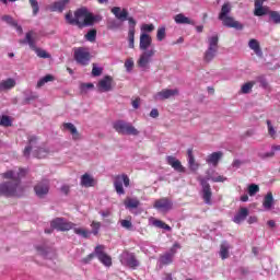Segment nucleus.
Here are the masks:
<instances>
[{
  "label": "nucleus",
  "mask_w": 280,
  "mask_h": 280,
  "mask_svg": "<svg viewBox=\"0 0 280 280\" xmlns=\"http://www.w3.org/2000/svg\"><path fill=\"white\" fill-rule=\"evenodd\" d=\"M27 176V168H14L2 174V178L10 182L0 184V196L9 198H21L25 194V188L21 185V179Z\"/></svg>",
  "instance_id": "obj_1"
},
{
  "label": "nucleus",
  "mask_w": 280,
  "mask_h": 280,
  "mask_svg": "<svg viewBox=\"0 0 280 280\" xmlns=\"http://www.w3.org/2000/svg\"><path fill=\"white\" fill-rule=\"evenodd\" d=\"M66 21L69 25H77L80 30L82 27H91L95 25V18L89 12L86 8H81L73 12L69 11L66 14Z\"/></svg>",
  "instance_id": "obj_2"
},
{
  "label": "nucleus",
  "mask_w": 280,
  "mask_h": 280,
  "mask_svg": "<svg viewBox=\"0 0 280 280\" xmlns=\"http://www.w3.org/2000/svg\"><path fill=\"white\" fill-rule=\"evenodd\" d=\"M139 47L140 50L143 52L140 55L138 66L141 67V69H145V67L150 65V60L153 58L154 54H156V50L154 48L149 49L150 47H152V36L147 33H142L140 35Z\"/></svg>",
  "instance_id": "obj_3"
},
{
  "label": "nucleus",
  "mask_w": 280,
  "mask_h": 280,
  "mask_svg": "<svg viewBox=\"0 0 280 280\" xmlns=\"http://www.w3.org/2000/svg\"><path fill=\"white\" fill-rule=\"evenodd\" d=\"M112 14L116 16L118 21L124 23V21H128L129 23V32H135V27H137V20L128 16V9H120L119 7L112 8Z\"/></svg>",
  "instance_id": "obj_4"
},
{
  "label": "nucleus",
  "mask_w": 280,
  "mask_h": 280,
  "mask_svg": "<svg viewBox=\"0 0 280 280\" xmlns=\"http://www.w3.org/2000/svg\"><path fill=\"white\" fill-rule=\"evenodd\" d=\"M113 128L118 135H131L132 137H138L139 131L132 124L125 120H117L113 124Z\"/></svg>",
  "instance_id": "obj_5"
},
{
  "label": "nucleus",
  "mask_w": 280,
  "mask_h": 280,
  "mask_svg": "<svg viewBox=\"0 0 280 280\" xmlns=\"http://www.w3.org/2000/svg\"><path fill=\"white\" fill-rule=\"evenodd\" d=\"M34 32L30 31L25 35V39L20 40L21 45L27 44L28 47L33 49V51H36V55L38 58H49V54L40 48L36 47V42L32 38Z\"/></svg>",
  "instance_id": "obj_6"
},
{
  "label": "nucleus",
  "mask_w": 280,
  "mask_h": 280,
  "mask_svg": "<svg viewBox=\"0 0 280 280\" xmlns=\"http://www.w3.org/2000/svg\"><path fill=\"white\" fill-rule=\"evenodd\" d=\"M74 60L78 65L86 67L91 62V51L86 47H78L74 49Z\"/></svg>",
  "instance_id": "obj_7"
},
{
  "label": "nucleus",
  "mask_w": 280,
  "mask_h": 280,
  "mask_svg": "<svg viewBox=\"0 0 280 280\" xmlns=\"http://www.w3.org/2000/svg\"><path fill=\"white\" fill-rule=\"evenodd\" d=\"M124 186L130 187V177L126 174L117 175L114 179V187L118 196H124L126 194Z\"/></svg>",
  "instance_id": "obj_8"
},
{
  "label": "nucleus",
  "mask_w": 280,
  "mask_h": 280,
  "mask_svg": "<svg viewBox=\"0 0 280 280\" xmlns=\"http://www.w3.org/2000/svg\"><path fill=\"white\" fill-rule=\"evenodd\" d=\"M197 180L200 182L201 185V197L203 199V202L206 205H211V198L213 196V192L211 191V185H209V182H207V179H203L202 176H199Z\"/></svg>",
  "instance_id": "obj_9"
},
{
  "label": "nucleus",
  "mask_w": 280,
  "mask_h": 280,
  "mask_svg": "<svg viewBox=\"0 0 280 280\" xmlns=\"http://www.w3.org/2000/svg\"><path fill=\"white\" fill-rule=\"evenodd\" d=\"M153 207L158 211H161V213H167V211L174 209V202L170 198L164 197L155 200Z\"/></svg>",
  "instance_id": "obj_10"
},
{
  "label": "nucleus",
  "mask_w": 280,
  "mask_h": 280,
  "mask_svg": "<svg viewBox=\"0 0 280 280\" xmlns=\"http://www.w3.org/2000/svg\"><path fill=\"white\" fill-rule=\"evenodd\" d=\"M50 226L56 229V231H71L75 224L67 221L62 218H56L51 221Z\"/></svg>",
  "instance_id": "obj_11"
},
{
  "label": "nucleus",
  "mask_w": 280,
  "mask_h": 280,
  "mask_svg": "<svg viewBox=\"0 0 280 280\" xmlns=\"http://www.w3.org/2000/svg\"><path fill=\"white\" fill-rule=\"evenodd\" d=\"M120 261L122 266H128V268H132L133 270L139 268V261L132 253H122V255L120 256Z\"/></svg>",
  "instance_id": "obj_12"
},
{
  "label": "nucleus",
  "mask_w": 280,
  "mask_h": 280,
  "mask_svg": "<svg viewBox=\"0 0 280 280\" xmlns=\"http://www.w3.org/2000/svg\"><path fill=\"white\" fill-rule=\"evenodd\" d=\"M95 255L103 266H113V258L108 254L104 253V245H97L95 247Z\"/></svg>",
  "instance_id": "obj_13"
},
{
  "label": "nucleus",
  "mask_w": 280,
  "mask_h": 280,
  "mask_svg": "<svg viewBox=\"0 0 280 280\" xmlns=\"http://www.w3.org/2000/svg\"><path fill=\"white\" fill-rule=\"evenodd\" d=\"M34 191L37 196V198H46L47 194H49V180L44 179L39 183H37L34 187Z\"/></svg>",
  "instance_id": "obj_14"
},
{
  "label": "nucleus",
  "mask_w": 280,
  "mask_h": 280,
  "mask_svg": "<svg viewBox=\"0 0 280 280\" xmlns=\"http://www.w3.org/2000/svg\"><path fill=\"white\" fill-rule=\"evenodd\" d=\"M97 89L100 93H108L109 91H113V77L105 75L97 83Z\"/></svg>",
  "instance_id": "obj_15"
},
{
  "label": "nucleus",
  "mask_w": 280,
  "mask_h": 280,
  "mask_svg": "<svg viewBox=\"0 0 280 280\" xmlns=\"http://www.w3.org/2000/svg\"><path fill=\"white\" fill-rule=\"evenodd\" d=\"M176 95H178V89H164L154 95V100L156 102H163L164 100H170V97H176Z\"/></svg>",
  "instance_id": "obj_16"
},
{
  "label": "nucleus",
  "mask_w": 280,
  "mask_h": 280,
  "mask_svg": "<svg viewBox=\"0 0 280 280\" xmlns=\"http://www.w3.org/2000/svg\"><path fill=\"white\" fill-rule=\"evenodd\" d=\"M224 27H233L234 30L242 31L244 30V24L240 23V21H235V19L231 16H225L221 19Z\"/></svg>",
  "instance_id": "obj_17"
},
{
  "label": "nucleus",
  "mask_w": 280,
  "mask_h": 280,
  "mask_svg": "<svg viewBox=\"0 0 280 280\" xmlns=\"http://www.w3.org/2000/svg\"><path fill=\"white\" fill-rule=\"evenodd\" d=\"M166 162L175 172H185V167L180 163L179 160H177L175 156L168 155L166 156Z\"/></svg>",
  "instance_id": "obj_18"
},
{
  "label": "nucleus",
  "mask_w": 280,
  "mask_h": 280,
  "mask_svg": "<svg viewBox=\"0 0 280 280\" xmlns=\"http://www.w3.org/2000/svg\"><path fill=\"white\" fill-rule=\"evenodd\" d=\"M222 156H223L222 151L213 152L212 154L208 155V158L206 159V163L217 167L218 163H220V160L222 159Z\"/></svg>",
  "instance_id": "obj_19"
},
{
  "label": "nucleus",
  "mask_w": 280,
  "mask_h": 280,
  "mask_svg": "<svg viewBox=\"0 0 280 280\" xmlns=\"http://www.w3.org/2000/svg\"><path fill=\"white\" fill-rule=\"evenodd\" d=\"M231 244L226 241H223L220 245V250H219V255L221 257V259H229V257H231L230 252L231 250Z\"/></svg>",
  "instance_id": "obj_20"
},
{
  "label": "nucleus",
  "mask_w": 280,
  "mask_h": 280,
  "mask_svg": "<svg viewBox=\"0 0 280 280\" xmlns=\"http://www.w3.org/2000/svg\"><path fill=\"white\" fill-rule=\"evenodd\" d=\"M188 167L191 170V172H198V168L200 167V164L196 162V158H194V150L188 149Z\"/></svg>",
  "instance_id": "obj_21"
},
{
  "label": "nucleus",
  "mask_w": 280,
  "mask_h": 280,
  "mask_svg": "<svg viewBox=\"0 0 280 280\" xmlns=\"http://www.w3.org/2000/svg\"><path fill=\"white\" fill-rule=\"evenodd\" d=\"M174 21L175 23H177V25H196V22H194V20L185 16V14L183 13L175 15Z\"/></svg>",
  "instance_id": "obj_22"
},
{
  "label": "nucleus",
  "mask_w": 280,
  "mask_h": 280,
  "mask_svg": "<svg viewBox=\"0 0 280 280\" xmlns=\"http://www.w3.org/2000/svg\"><path fill=\"white\" fill-rule=\"evenodd\" d=\"M246 218H248V209L241 208L238 212L234 215L233 222H235V224H242V222H244Z\"/></svg>",
  "instance_id": "obj_23"
},
{
  "label": "nucleus",
  "mask_w": 280,
  "mask_h": 280,
  "mask_svg": "<svg viewBox=\"0 0 280 280\" xmlns=\"http://www.w3.org/2000/svg\"><path fill=\"white\" fill-rule=\"evenodd\" d=\"M16 86V80L9 78L0 82V93L3 91H10V89H14Z\"/></svg>",
  "instance_id": "obj_24"
},
{
  "label": "nucleus",
  "mask_w": 280,
  "mask_h": 280,
  "mask_svg": "<svg viewBox=\"0 0 280 280\" xmlns=\"http://www.w3.org/2000/svg\"><path fill=\"white\" fill-rule=\"evenodd\" d=\"M249 49L254 50V54L258 56V58H264V51H261V46L257 39H250L248 42Z\"/></svg>",
  "instance_id": "obj_25"
},
{
  "label": "nucleus",
  "mask_w": 280,
  "mask_h": 280,
  "mask_svg": "<svg viewBox=\"0 0 280 280\" xmlns=\"http://www.w3.org/2000/svg\"><path fill=\"white\" fill-rule=\"evenodd\" d=\"M70 0H60L57 2H54L50 5V11L51 12H63L65 8H67V5H69Z\"/></svg>",
  "instance_id": "obj_26"
},
{
  "label": "nucleus",
  "mask_w": 280,
  "mask_h": 280,
  "mask_svg": "<svg viewBox=\"0 0 280 280\" xmlns=\"http://www.w3.org/2000/svg\"><path fill=\"white\" fill-rule=\"evenodd\" d=\"M207 43H208V49L213 51H218V49H220V46H219L220 37L218 35L208 37Z\"/></svg>",
  "instance_id": "obj_27"
},
{
  "label": "nucleus",
  "mask_w": 280,
  "mask_h": 280,
  "mask_svg": "<svg viewBox=\"0 0 280 280\" xmlns=\"http://www.w3.org/2000/svg\"><path fill=\"white\" fill-rule=\"evenodd\" d=\"M65 130H69V132L72 135L73 141H78L80 139V132H78V128L72 122H66L63 124Z\"/></svg>",
  "instance_id": "obj_28"
},
{
  "label": "nucleus",
  "mask_w": 280,
  "mask_h": 280,
  "mask_svg": "<svg viewBox=\"0 0 280 280\" xmlns=\"http://www.w3.org/2000/svg\"><path fill=\"white\" fill-rule=\"evenodd\" d=\"M262 207L266 209V211H270L272 207H275V197L271 192H267V195L264 198Z\"/></svg>",
  "instance_id": "obj_29"
},
{
  "label": "nucleus",
  "mask_w": 280,
  "mask_h": 280,
  "mask_svg": "<svg viewBox=\"0 0 280 280\" xmlns=\"http://www.w3.org/2000/svg\"><path fill=\"white\" fill-rule=\"evenodd\" d=\"M81 185L82 187H93L95 185V179L91 175L85 173L81 177Z\"/></svg>",
  "instance_id": "obj_30"
},
{
  "label": "nucleus",
  "mask_w": 280,
  "mask_h": 280,
  "mask_svg": "<svg viewBox=\"0 0 280 280\" xmlns=\"http://www.w3.org/2000/svg\"><path fill=\"white\" fill-rule=\"evenodd\" d=\"M36 141H38V138H36V136L28 137L30 145L25 147V149H24V156L26 159H30V154L32 153V145H34V143H36Z\"/></svg>",
  "instance_id": "obj_31"
},
{
  "label": "nucleus",
  "mask_w": 280,
  "mask_h": 280,
  "mask_svg": "<svg viewBox=\"0 0 280 280\" xmlns=\"http://www.w3.org/2000/svg\"><path fill=\"white\" fill-rule=\"evenodd\" d=\"M174 261V254L166 253L160 257L161 266H170Z\"/></svg>",
  "instance_id": "obj_32"
},
{
  "label": "nucleus",
  "mask_w": 280,
  "mask_h": 280,
  "mask_svg": "<svg viewBox=\"0 0 280 280\" xmlns=\"http://www.w3.org/2000/svg\"><path fill=\"white\" fill-rule=\"evenodd\" d=\"M229 14H231V3L225 2L221 8V12L219 14V21L222 19H225L226 16H229Z\"/></svg>",
  "instance_id": "obj_33"
},
{
  "label": "nucleus",
  "mask_w": 280,
  "mask_h": 280,
  "mask_svg": "<svg viewBox=\"0 0 280 280\" xmlns=\"http://www.w3.org/2000/svg\"><path fill=\"white\" fill-rule=\"evenodd\" d=\"M54 80H56V78H54L52 74H47L38 80L36 89H43V86L46 85L47 82H54Z\"/></svg>",
  "instance_id": "obj_34"
},
{
  "label": "nucleus",
  "mask_w": 280,
  "mask_h": 280,
  "mask_svg": "<svg viewBox=\"0 0 280 280\" xmlns=\"http://www.w3.org/2000/svg\"><path fill=\"white\" fill-rule=\"evenodd\" d=\"M25 98L23 101L24 105L32 104L35 100H38V94L36 92H24Z\"/></svg>",
  "instance_id": "obj_35"
},
{
  "label": "nucleus",
  "mask_w": 280,
  "mask_h": 280,
  "mask_svg": "<svg viewBox=\"0 0 280 280\" xmlns=\"http://www.w3.org/2000/svg\"><path fill=\"white\" fill-rule=\"evenodd\" d=\"M73 232L75 235H80V237H83L84 240H89V237H91V232L82 228H73Z\"/></svg>",
  "instance_id": "obj_36"
},
{
  "label": "nucleus",
  "mask_w": 280,
  "mask_h": 280,
  "mask_svg": "<svg viewBox=\"0 0 280 280\" xmlns=\"http://www.w3.org/2000/svg\"><path fill=\"white\" fill-rule=\"evenodd\" d=\"M140 205L141 202L137 198H128L125 201V206L127 207V209H137V207H139Z\"/></svg>",
  "instance_id": "obj_37"
},
{
  "label": "nucleus",
  "mask_w": 280,
  "mask_h": 280,
  "mask_svg": "<svg viewBox=\"0 0 280 280\" xmlns=\"http://www.w3.org/2000/svg\"><path fill=\"white\" fill-rule=\"evenodd\" d=\"M215 56H218V50H210L207 48L203 55V60L205 62H211Z\"/></svg>",
  "instance_id": "obj_38"
},
{
  "label": "nucleus",
  "mask_w": 280,
  "mask_h": 280,
  "mask_svg": "<svg viewBox=\"0 0 280 280\" xmlns=\"http://www.w3.org/2000/svg\"><path fill=\"white\" fill-rule=\"evenodd\" d=\"M152 225L156 226V229H164V231H172V226L167 225V223L161 221V220H153Z\"/></svg>",
  "instance_id": "obj_39"
},
{
  "label": "nucleus",
  "mask_w": 280,
  "mask_h": 280,
  "mask_svg": "<svg viewBox=\"0 0 280 280\" xmlns=\"http://www.w3.org/2000/svg\"><path fill=\"white\" fill-rule=\"evenodd\" d=\"M0 126L3 128H10V126H12V118L8 115L0 116Z\"/></svg>",
  "instance_id": "obj_40"
},
{
  "label": "nucleus",
  "mask_w": 280,
  "mask_h": 280,
  "mask_svg": "<svg viewBox=\"0 0 280 280\" xmlns=\"http://www.w3.org/2000/svg\"><path fill=\"white\" fill-rule=\"evenodd\" d=\"M254 86H255V82H247L242 85L241 93H243V95H248V93H250V91H253Z\"/></svg>",
  "instance_id": "obj_41"
},
{
  "label": "nucleus",
  "mask_w": 280,
  "mask_h": 280,
  "mask_svg": "<svg viewBox=\"0 0 280 280\" xmlns=\"http://www.w3.org/2000/svg\"><path fill=\"white\" fill-rule=\"evenodd\" d=\"M121 27V23L119 21L109 19L107 21V30H119Z\"/></svg>",
  "instance_id": "obj_42"
},
{
  "label": "nucleus",
  "mask_w": 280,
  "mask_h": 280,
  "mask_svg": "<svg viewBox=\"0 0 280 280\" xmlns=\"http://www.w3.org/2000/svg\"><path fill=\"white\" fill-rule=\"evenodd\" d=\"M28 3L33 10V16H36L40 12V5H38V0H28Z\"/></svg>",
  "instance_id": "obj_43"
},
{
  "label": "nucleus",
  "mask_w": 280,
  "mask_h": 280,
  "mask_svg": "<svg viewBox=\"0 0 280 280\" xmlns=\"http://www.w3.org/2000/svg\"><path fill=\"white\" fill-rule=\"evenodd\" d=\"M247 194L249 196H257V194H259V185L257 184H250L248 187H247Z\"/></svg>",
  "instance_id": "obj_44"
},
{
  "label": "nucleus",
  "mask_w": 280,
  "mask_h": 280,
  "mask_svg": "<svg viewBox=\"0 0 280 280\" xmlns=\"http://www.w3.org/2000/svg\"><path fill=\"white\" fill-rule=\"evenodd\" d=\"M268 135L271 139H277V130L270 120H267Z\"/></svg>",
  "instance_id": "obj_45"
},
{
  "label": "nucleus",
  "mask_w": 280,
  "mask_h": 280,
  "mask_svg": "<svg viewBox=\"0 0 280 280\" xmlns=\"http://www.w3.org/2000/svg\"><path fill=\"white\" fill-rule=\"evenodd\" d=\"M85 38L89 40V43H95V38H97V31L90 30L85 35Z\"/></svg>",
  "instance_id": "obj_46"
},
{
  "label": "nucleus",
  "mask_w": 280,
  "mask_h": 280,
  "mask_svg": "<svg viewBox=\"0 0 280 280\" xmlns=\"http://www.w3.org/2000/svg\"><path fill=\"white\" fill-rule=\"evenodd\" d=\"M104 69L97 67V63H93V68H92V75L94 78H100V75H102Z\"/></svg>",
  "instance_id": "obj_47"
},
{
  "label": "nucleus",
  "mask_w": 280,
  "mask_h": 280,
  "mask_svg": "<svg viewBox=\"0 0 280 280\" xmlns=\"http://www.w3.org/2000/svg\"><path fill=\"white\" fill-rule=\"evenodd\" d=\"M165 26H162L160 28H158V33H156V39L161 43L162 40H165Z\"/></svg>",
  "instance_id": "obj_48"
},
{
  "label": "nucleus",
  "mask_w": 280,
  "mask_h": 280,
  "mask_svg": "<svg viewBox=\"0 0 280 280\" xmlns=\"http://www.w3.org/2000/svg\"><path fill=\"white\" fill-rule=\"evenodd\" d=\"M1 19L4 21V23L11 25V27L16 26V21L14 18H12V15H3Z\"/></svg>",
  "instance_id": "obj_49"
},
{
  "label": "nucleus",
  "mask_w": 280,
  "mask_h": 280,
  "mask_svg": "<svg viewBox=\"0 0 280 280\" xmlns=\"http://www.w3.org/2000/svg\"><path fill=\"white\" fill-rule=\"evenodd\" d=\"M270 19L273 21V23H276V25L280 24V13L277 11H271L269 13Z\"/></svg>",
  "instance_id": "obj_50"
},
{
  "label": "nucleus",
  "mask_w": 280,
  "mask_h": 280,
  "mask_svg": "<svg viewBox=\"0 0 280 280\" xmlns=\"http://www.w3.org/2000/svg\"><path fill=\"white\" fill-rule=\"evenodd\" d=\"M38 253H40V255H43L44 257H48L49 253H54V249L49 248V247H45V246H40L37 248Z\"/></svg>",
  "instance_id": "obj_51"
},
{
  "label": "nucleus",
  "mask_w": 280,
  "mask_h": 280,
  "mask_svg": "<svg viewBox=\"0 0 280 280\" xmlns=\"http://www.w3.org/2000/svg\"><path fill=\"white\" fill-rule=\"evenodd\" d=\"M254 14L256 16H265V14H268V11L264 7H256Z\"/></svg>",
  "instance_id": "obj_52"
},
{
  "label": "nucleus",
  "mask_w": 280,
  "mask_h": 280,
  "mask_svg": "<svg viewBox=\"0 0 280 280\" xmlns=\"http://www.w3.org/2000/svg\"><path fill=\"white\" fill-rule=\"evenodd\" d=\"M128 40L130 49H135V31H128Z\"/></svg>",
  "instance_id": "obj_53"
},
{
  "label": "nucleus",
  "mask_w": 280,
  "mask_h": 280,
  "mask_svg": "<svg viewBox=\"0 0 280 280\" xmlns=\"http://www.w3.org/2000/svg\"><path fill=\"white\" fill-rule=\"evenodd\" d=\"M91 226H92L93 235H97L100 233V229L102 226V223L93 221Z\"/></svg>",
  "instance_id": "obj_54"
},
{
  "label": "nucleus",
  "mask_w": 280,
  "mask_h": 280,
  "mask_svg": "<svg viewBox=\"0 0 280 280\" xmlns=\"http://www.w3.org/2000/svg\"><path fill=\"white\" fill-rule=\"evenodd\" d=\"M120 225L127 231H132V222L130 220H121Z\"/></svg>",
  "instance_id": "obj_55"
},
{
  "label": "nucleus",
  "mask_w": 280,
  "mask_h": 280,
  "mask_svg": "<svg viewBox=\"0 0 280 280\" xmlns=\"http://www.w3.org/2000/svg\"><path fill=\"white\" fill-rule=\"evenodd\" d=\"M36 156L37 159H45L47 156V150L43 148L38 149Z\"/></svg>",
  "instance_id": "obj_56"
},
{
  "label": "nucleus",
  "mask_w": 280,
  "mask_h": 280,
  "mask_svg": "<svg viewBox=\"0 0 280 280\" xmlns=\"http://www.w3.org/2000/svg\"><path fill=\"white\" fill-rule=\"evenodd\" d=\"M95 257H96V255H95V249H94V253L88 255V257L83 258L82 261H83V264H90Z\"/></svg>",
  "instance_id": "obj_57"
},
{
  "label": "nucleus",
  "mask_w": 280,
  "mask_h": 280,
  "mask_svg": "<svg viewBox=\"0 0 280 280\" xmlns=\"http://www.w3.org/2000/svg\"><path fill=\"white\" fill-rule=\"evenodd\" d=\"M212 183H224L226 180V177L219 175V176H212L211 178Z\"/></svg>",
  "instance_id": "obj_58"
},
{
  "label": "nucleus",
  "mask_w": 280,
  "mask_h": 280,
  "mask_svg": "<svg viewBox=\"0 0 280 280\" xmlns=\"http://www.w3.org/2000/svg\"><path fill=\"white\" fill-rule=\"evenodd\" d=\"M132 67H135V61H132L131 59L125 61V68L127 69V71H132Z\"/></svg>",
  "instance_id": "obj_59"
},
{
  "label": "nucleus",
  "mask_w": 280,
  "mask_h": 280,
  "mask_svg": "<svg viewBox=\"0 0 280 280\" xmlns=\"http://www.w3.org/2000/svg\"><path fill=\"white\" fill-rule=\"evenodd\" d=\"M242 165H244V161H242V160H234L232 163V167H234L235 170H240V167H242Z\"/></svg>",
  "instance_id": "obj_60"
},
{
  "label": "nucleus",
  "mask_w": 280,
  "mask_h": 280,
  "mask_svg": "<svg viewBox=\"0 0 280 280\" xmlns=\"http://www.w3.org/2000/svg\"><path fill=\"white\" fill-rule=\"evenodd\" d=\"M143 32H154V24H144L142 25Z\"/></svg>",
  "instance_id": "obj_61"
},
{
  "label": "nucleus",
  "mask_w": 280,
  "mask_h": 280,
  "mask_svg": "<svg viewBox=\"0 0 280 280\" xmlns=\"http://www.w3.org/2000/svg\"><path fill=\"white\" fill-rule=\"evenodd\" d=\"M93 83H85L81 85V91L82 93H86V91H89V89H93Z\"/></svg>",
  "instance_id": "obj_62"
},
{
  "label": "nucleus",
  "mask_w": 280,
  "mask_h": 280,
  "mask_svg": "<svg viewBox=\"0 0 280 280\" xmlns=\"http://www.w3.org/2000/svg\"><path fill=\"white\" fill-rule=\"evenodd\" d=\"M202 178L206 180V183H208V180H211L213 178V171L212 170H208L206 172V177H202Z\"/></svg>",
  "instance_id": "obj_63"
},
{
  "label": "nucleus",
  "mask_w": 280,
  "mask_h": 280,
  "mask_svg": "<svg viewBox=\"0 0 280 280\" xmlns=\"http://www.w3.org/2000/svg\"><path fill=\"white\" fill-rule=\"evenodd\" d=\"M150 117H152V119H156V117H159V109L153 108V109L150 112Z\"/></svg>",
  "instance_id": "obj_64"
}]
</instances>
